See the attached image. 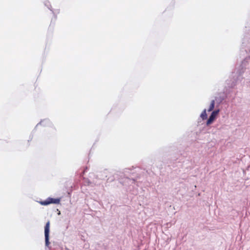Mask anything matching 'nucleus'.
<instances>
[{
    "label": "nucleus",
    "mask_w": 250,
    "mask_h": 250,
    "mask_svg": "<svg viewBox=\"0 0 250 250\" xmlns=\"http://www.w3.org/2000/svg\"><path fill=\"white\" fill-rule=\"evenodd\" d=\"M246 69H250V56L248 55L242 61L241 63L237 70L238 79H240Z\"/></svg>",
    "instance_id": "1"
},
{
    "label": "nucleus",
    "mask_w": 250,
    "mask_h": 250,
    "mask_svg": "<svg viewBox=\"0 0 250 250\" xmlns=\"http://www.w3.org/2000/svg\"><path fill=\"white\" fill-rule=\"evenodd\" d=\"M61 202V198H52L48 197L44 201H40L39 203L42 206H47L49 204H59Z\"/></svg>",
    "instance_id": "2"
},
{
    "label": "nucleus",
    "mask_w": 250,
    "mask_h": 250,
    "mask_svg": "<svg viewBox=\"0 0 250 250\" xmlns=\"http://www.w3.org/2000/svg\"><path fill=\"white\" fill-rule=\"evenodd\" d=\"M49 233H50V221H48L45 224L44 226V238H45V245L46 247L49 248L50 244L49 242Z\"/></svg>",
    "instance_id": "3"
},
{
    "label": "nucleus",
    "mask_w": 250,
    "mask_h": 250,
    "mask_svg": "<svg viewBox=\"0 0 250 250\" xmlns=\"http://www.w3.org/2000/svg\"><path fill=\"white\" fill-rule=\"evenodd\" d=\"M227 95L225 92L217 93L216 96L215 97V99L214 100L216 104V107H218L222 103L223 101L227 98Z\"/></svg>",
    "instance_id": "4"
},
{
    "label": "nucleus",
    "mask_w": 250,
    "mask_h": 250,
    "mask_svg": "<svg viewBox=\"0 0 250 250\" xmlns=\"http://www.w3.org/2000/svg\"><path fill=\"white\" fill-rule=\"evenodd\" d=\"M220 109L218 108L212 111V112L211 113L210 115L209 116L208 119L207 120V125H209L212 124L214 121L216 119L218 115L220 112Z\"/></svg>",
    "instance_id": "5"
},
{
    "label": "nucleus",
    "mask_w": 250,
    "mask_h": 250,
    "mask_svg": "<svg viewBox=\"0 0 250 250\" xmlns=\"http://www.w3.org/2000/svg\"><path fill=\"white\" fill-rule=\"evenodd\" d=\"M39 125H42L43 126H51L52 125V123L48 119H45L43 120H42L35 126L34 130H35L37 127Z\"/></svg>",
    "instance_id": "6"
},
{
    "label": "nucleus",
    "mask_w": 250,
    "mask_h": 250,
    "mask_svg": "<svg viewBox=\"0 0 250 250\" xmlns=\"http://www.w3.org/2000/svg\"><path fill=\"white\" fill-rule=\"evenodd\" d=\"M44 4L45 6H46L51 11H52V14L54 15V17L55 20H56L57 19V14H56L54 12L53 9L52 8V6L51 5L50 2L48 0H45L44 2Z\"/></svg>",
    "instance_id": "7"
},
{
    "label": "nucleus",
    "mask_w": 250,
    "mask_h": 250,
    "mask_svg": "<svg viewBox=\"0 0 250 250\" xmlns=\"http://www.w3.org/2000/svg\"><path fill=\"white\" fill-rule=\"evenodd\" d=\"M125 181H120V182L121 184H122L123 185H126L125 182L128 183L129 182H131V183H134L135 182V180L133 178H129L127 177H125Z\"/></svg>",
    "instance_id": "8"
},
{
    "label": "nucleus",
    "mask_w": 250,
    "mask_h": 250,
    "mask_svg": "<svg viewBox=\"0 0 250 250\" xmlns=\"http://www.w3.org/2000/svg\"><path fill=\"white\" fill-rule=\"evenodd\" d=\"M215 100H212L211 101V103L210 104V105H209V108H208V112H210V111H213V109L214 108V107H215Z\"/></svg>",
    "instance_id": "9"
},
{
    "label": "nucleus",
    "mask_w": 250,
    "mask_h": 250,
    "mask_svg": "<svg viewBox=\"0 0 250 250\" xmlns=\"http://www.w3.org/2000/svg\"><path fill=\"white\" fill-rule=\"evenodd\" d=\"M200 117L203 120H205L208 119V115L207 113V110L205 109L200 115Z\"/></svg>",
    "instance_id": "10"
},
{
    "label": "nucleus",
    "mask_w": 250,
    "mask_h": 250,
    "mask_svg": "<svg viewBox=\"0 0 250 250\" xmlns=\"http://www.w3.org/2000/svg\"><path fill=\"white\" fill-rule=\"evenodd\" d=\"M240 52H241V55L243 54L244 55L245 54H247V51L246 49L241 50L240 51Z\"/></svg>",
    "instance_id": "11"
},
{
    "label": "nucleus",
    "mask_w": 250,
    "mask_h": 250,
    "mask_svg": "<svg viewBox=\"0 0 250 250\" xmlns=\"http://www.w3.org/2000/svg\"><path fill=\"white\" fill-rule=\"evenodd\" d=\"M115 178L114 176L112 177H109L107 179V181H109V182H111V181H113L114 180Z\"/></svg>",
    "instance_id": "12"
},
{
    "label": "nucleus",
    "mask_w": 250,
    "mask_h": 250,
    "mask_svg": "<svg viewBox=\"0 0 250 250\" xmlns=\"http://www.w3.org/2000/svg\"><path fill=\"white\" fill-rule=\"evenodd\" d=\"M247 37L244 38V39L243 40V42H242L243 44L246 43V40H247Z\"/></svg>",
    "instance_id": "13"
},
{
    "label": "nucleus",
    "mask_w": 250,
    "mask_h": 250,
    "mask_svg": "<svg viewBox=\"0 0 250 250\" xmlns=\"http://www.w3.org/2000/svg\"><path fill=\"white\" fill-rule=\"evenodd\" d=\"M87 183H88V185H90L91 183V182L90 181L88 180Z\"/></svg>",
    "instance_id": "14"
},
{
    "label": "nucleus",
    "mask_w": 250,
    "mask_h": 250,
    "mask_svg": "<svg viewBox=\"0 0 250 250\" xmlns=\"http://www.w3.org/2000/svg\"><path fill=\"white\" fill-rule=\"evenodd\" d=\"M60 11L59 10H57V14L59 13V12H60V11Z\"/></svg>",
    "instance_id": "15"
},
{
    "label": "nucleus",
    "mask_w": 250,
    "mask_h": 250,
    "mask_svg": "<svg viewBox=\"0 0 250 250\" xmlns=\"http://www.w3.org/2000/svg\"><path fill=\"white\" fill-rule=\"evenodd\" d=\"M235 85V84L233 83V84H232V86H233Z\"/></svg>",
    "instance_id": "16"
},
{
    "label": "nucleus",
    "mask_w": 250,
    "mask_h": 250,
    "mask_svg": "<svg viewBox=\"0 0 250 250\" xmlns=\"http://www.w3.org/2000/svg\"><path fill=\"white\" fill-rule=\"evenodd\" d=\"M59 215H60L61 214V212L60 211L59 212V213H58Z\"/></svg>",
    "instance_id": "17"
},
{
    "label": "nucleus",
    "mask_w": 250,
    "mask_h": 250,
    "mask_svg": "<svg viewBox=\"0 0 250 250\" xmlns=\"http://www.w3.org/2000/svg\"><path fill=\"white\" fill-rule=\"evenodd\" d=\"M65 250H68V248H65Z\"/></svg>",
    "instance_id": "18"
},
{
    "label": "nucleus",
    "mask_w": 250,
    "mask_h": 250,
    "mask_svg": "<svg viewBox=\"0 0 250 250\" xmlns=\"http://www.w3.org/2000/svg\"><path fill=\"white\" fill-rule=\"evenodd\" d=\"M104 173H106V170H105Z\"/></svg>",
    "instance_id": "19"
}]
</instances>
